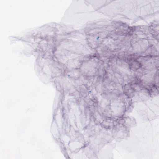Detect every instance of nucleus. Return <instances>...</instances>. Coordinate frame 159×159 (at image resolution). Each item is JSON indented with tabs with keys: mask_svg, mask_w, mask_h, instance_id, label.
<instances>
[{
	"mask_svg": "<svg viewBox=\"0 0 159 159\" xmlns=\"http://www.w3.org/2000/svg\"><path fill=\"white\" fill-rule=\"evenodd\" d=\"M131 66H130V69H131Z\"/></svg>",
	"mask_w": 159,
	"mask_h": 159,
	"instance_id": "obj_4",
	"label": "nucleus"
},
{
	"mask_svg": "<svg viewBox=\"0 0 159 159\" xmlns=\"http://www.w3.org/2000/svg\"><path fill=\"white\" fill-rule=\"evenodd\" d=\"M133 65H134L135 66L137 67L136 68L140 67L142 66V65L141 63L137 62H134Z\"/></svg>",
	"mask_w": 159,
	"mask_h": 159,
	"instance_id": "obj_1",
	"label": "nucleus"
},
{
	"mask_svg": "<svg viewBox=\"0 0 159 159\" xmlns=\"http://www.w3.org/2000/svg\"><path fill=\"white\" fill-rule=\"evenodd\" d=\"M134 56V55H131V56Z\"/></svg>",
	"mask_w": 159,
	"mask_h": 159,
	"instance_id": "obj_5",
	"label": "nucleus"
},
{
	"mask_svg": "<svg viewBox=\"0 0 159 159\" xmlns=\"http://www.w3.org/2000/svg\"><path fill=\"white\" fill-rule=\"evenodd\" d=\"M140 83V82L139 81H138V82H137L136 83V84H139Z\"/></svg>",
	"mask_w": 159,
	"mask_h": 159,
	"instance_id": "obj_2",
	"label": "nucleus"
},
{
	"mask_svg": "<svg viewBox=\"0 0 159 159\" xmlns=\"http://www.w3.org/2000/svg\"><path fill=\"white\" fill-rule=\"evenodd\" d=\"M132 61V59L131 58H130V61ZM129 61H130L129 60Z\"/></svg>",
	"mask_w": 159,
	"mask_h": 159,
	"instance_id": "obj_3",
	"label": "nucleus"
}]
</instances>
